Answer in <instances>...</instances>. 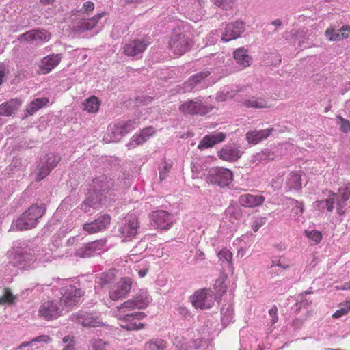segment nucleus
Masks as SVG:
<instances>
[{"mask_svg": "<svg viewBox=\"0 0 350 350\" xmlns=\"http://www.w3.org/2000/svg\"><path fill=\"white\" fill-rule=\"evenodd\" d=\"M137 126V122L135 120L120 121L114 126L113 133L119 135H124Z\"/></svg>", "mask_w": 350, "mask_h": 350, "instance_id": "obj_28", "label": "nucleus"}, {"mask_svg": "<svg viewBox=\"0 0 350 350\" xmlns=\"http://www.w3.org/2000/svg\"><path fill=\"white\" fill-rule=\"evenodd\" d=\"M106 14L105 12H103L102 13L94 15L91 18H89L87 21H82L80 23V29L82 30H92L94 29L98 21Z\"/></svg>", "mask_w": 350, "mask_h": 350, "instance_id": "obj_35", "label": "nucleus"}, {"mask_svg": "<svg viewBox=\"0 0 350 350\" xmlns=\"http://www.w3.org/2000/svg\"><path fill=\"white\" fill-rule=\"evenodd\" d=\"M148 45L144 40L139 39L129 41L123 47L124 53L127 56H135L142 53Z\"/></svg>", "mask_w": 350, "mask_h": 350, "instance_id": "obj_21", "label": "nucleus"}, {"mask_svg": "<svg viewBox=\"0 0 350 350\" xmlns=\"http://www.w3.org/2000/svg\"><path fill=\"white\" fill-rule=\"evenodd\" d=\"M197 84L193 82V80H191V77H189L187 81H186L184 83H183V92H190L191 91L194 87Z\"/></svg>", "mask_w": 350, "mask_h": 350, "instance_id": "obj_54", "label": "nucleus"}, {"mask_svg": "<svg viewBox=\"0 0 350 350\" xmlns=\"http://www.w3.org/2000/svg\"><path fill=\"white\" fill-rule=\"evenodd\" d=\"M306 236L314 241V243H319L322 239V234L318 230L305 231Z\"/></svg>", "mask_w": 350, "mask_h": 350, "instance_id": "obj_46", "label": "nucleus"}, {"mask_svg": "<svg viewBox=\"0 0 350 350\" xmlns=\"http://www.w3.org/2000/svg\"><path fill=\"white\" fill-rule=\"evenodd\" d=\"M33 343V342H32V340H30V341H28V342H22L18 347V349H21L23 347H29L31 345H32Z\"/></svg>", "mask_w": 350, "mask_h": 350, "instance_id": "obj_64", "label": "nucleus"}, {"mask_svg": "<svg viewBox=\"0 0 350 350\" xmlns=\"http://www.w3.org/2000/svg\"><path fill=\"white\" fill-rule=\"evenodd\" d=\"M217 257L219 260L228 262V266L231 268H233L232 266V252L228 250L227 248H223L220 251L217 252Z\"/></svg>", "mask_w": 350, "mask_h": 350, "instance_id": "obj_38", "label": "nucleus"}, {"mask_svg": "<svg viewBox=\"0 0 350 350\" xmlns=\"http://www.w3.org/2000/svg\"><path fill=\"white\" fill-rule=\"evenodd\" d=\"M234 58L238 64L244 67L249 66L252 60L247 51L243 48H239L234 51Z\"/></svg>", "mask_w": 350, "mask_h": 350, "instance_id": "obj_32", "label": "nucleus"}, {"mask_svg": "<svg viewBox=\"0 0 350 350\" xmlns=\"http://www.w3.org/2000/svg\"><path fill=\"white\" fill-rule=\"evenodd\" d=\"M153 135V129L151 127L143 129L140 133L134 135L130 140L128 146L132 148L140 145L148 140Z\"/></svg>", "mask_w": 350, "mask_h": 350, "instance_id": "obj_27", "label": "nucleus"}, {"mask_svg": "<svg viewBox=\"0 0 350 350\" xmlns=\"http://www.w3.org/2000/svg\"><path fill=\"white\" fill-rule=\"evenodd\" d=\"M338 119L340 120L341 130L344 133L350 132V122L341 116H338Z\"/></svg>", "mask_w": 350, "mask_h": 350, "instance_id": "obj_52", "label": "nucleus"}, {"mask_svg": "<svg viewBox=\"0 0 350 350\" xmlns=\"http://www.w3.org/2000/svg\"><path fill=\"white\" fill-rule=\"evenodd\" d=\"M115 274L113 271L103 273L100 275V284L103 286L111 283L115 280Z\"/></svg>", "mask_w": 350, "mask_h": 350, "instance_id": "obj_45", "label": "nucleus"}, {"mask_svg": "<svg viewBox=\"0 0 350 350\" xmlns=\"http://www.w3.org/2000/svg\"><path fill=\"white\" fill-rule=\"evenodd\" d=\"M71 319L81 324L83 327H98L105 325L99 317L93 316L87 312L72 314Z\"/></svg>", "mask_w": 350, "mask_h": 350, "instance_id": "obj_11", "label": "nucleus"}, {"mask_svg": "<svg viewBox=\"0 0 350 350\" xmlns=\"http://www.w3.org/2000/svg\"><path fill=\"white\" fill-rule=\"evenodd\" d=\"M38 250L35 248L25 246L23 247H14L9 250L8 254L10 262L21 269H27L31 263L38 258Z\"/></svg>", "mask_w": 350, "mask_h": 350, "instance_id": "obj_3", "label": "nucleus"}, {"mask_svg": "<svg viewBox=\"0 0 350 350\" xmlns=\"http://www.w3.org/2000/svg\"><path fill=\"white\" fill-rule=\"evenodd\" d=\"M111 221L110 216L104 215L94 221L85 223L83 226V229L88 234L98 232L107 228Z\"/></svg>", "mask_w": 350, "mask_h": 350, "instance_id": "obj_16", "label": "nucleus"}, {"mask_svg": "<svg viewBox=\"0 0 350 350\" xmlns=\"http://www.w3.org/2000/svg\"><path fill=\"white\" fill-rule=\"evenodd\" d=\"M295 214L297 215H302L304 211V203L297 200H295Z\"/></svg>", "mask_w": 350, "mask_h": 350, "instance_id": "obj_57", "label": "nucleus"}, {"mask_svg": "<svg viewBox=\"0 0 350 350\" xmlns=\"http://www.w3.org/2000/svg\"><path fill=\"white\" fill-rule=\"evenodd\" d=\"M227 275L224 273H222L215 284L216 288H218V291L222 293H225L226 290V285L224 284Z\"/></svg>", "mask_w": 350, "mask_h": 350, "instance_id": "obj_47", "label": "nucleus"}, {"mask_svg": "<svg viewBox=\"0 0 350 350\" xmlns=\"http://www.w3.org/2000/svg\"><path fill=\"white\" fill-rule=\"evenodd\" d=\"M92 187L95 191L104 193L113 187V182L106 175H101L92 180Z\"/></svg>", "mask_w": 350, "mask_h": 350, "instance_id": "obj_23", "label": "nucleus"}, {"mask_svg": "<svg viewBox=\"0 0 350 350\" xmlns=\"http://www.w3.org/2000/svg\"><path fill=\"white\" fill-rule=\"evenodd\" d=\"M243 104L247 108H269L271 104L262 97H251L243 101Z\"/></svg>", "mask_w": 350, "mask_h": 350, "instance_id": "obj_30", "label": "nucleus"}, {"mask_svg": "<svg viewBox=\"0 0 350 350\" xmlns=\"http://www.w3.org/2000/svg\"><path fill=\"white\" fill-rule=\"evenodd\" d=\"M23 100L15 98L0 105V116H10L21 107Z\"/></svg>", "mask_w": 350, "mask_h": 350, "instance_id": "obj_22", "label": "nucleus"}, {"mask_svg": "<svg viewBox=\"0 0 350 350\" xmlns=\"http://www.w3.org/2000/svg\"><path fill=\"white\" fill-rule=\"evenodd\" d=\"M116 317L120 321V327L126 330H137L144 327L142 323L138 322L144 317L142 312L128 313L117 310Z\"/></svg>", "mask_w": 350, "mask_h": 350, "instance_id": "obj_7", "label": "nucleus"}, {"mask_svg": "<svg viewBox=\"0 0 350 350\" xmlns=\"http://www.w3.org/2000/svg\"><path fill=\"white\" fill-rule=\"evenodd\" d=\"M100 105V102L96 96H91L85 99L83 103V109L88 113H96L98 111Z\"/></svg>", "mask_w": 350, "mask_h": 350, "instance_id": "obj_36", "label": "nucleus"}, {"mask_svg": "<svg viewBox=\"0 0 350 350\" xmlns=\"http://www.w3.org/2000/svg\"><path fill=\"white\" fill-rule=\"evenodd\" d=\"M49 103V99L46 97L36 98L26 106L25 111L27 115L32 116L39 109L47 105Z\"/></svg>", "mask_w": 350, "mask_h": 350, "instance_id": "obj_29", "label": "nucleus"}, {"mask_svg": "<svg viewBox=\"0 0 350 350\" xmlns=\"http://www.w3.org/2000/svg\"><path fill=\"white\" fill-rule=\"evenodd\" d=\"M215 295L213 291L208 288H203L197 291L190 297L192 305L196 309L211 308L215 302Z\"/></svg>", "mask_w": 350, "mask_h": 350, "instance_id": "obj_6", "label": "nucleus"}, {"mask_svg": "<svg viewBox=\"0 0 350 350\" xmlns=\"http://www.w3.org/2000/svg\"><path fill=\"white\" fill-rule=\"evenodd\" d=\"M213 107L211 105L204 104L200 100H190L179 106V110L185 115L204 116L211 112Z\"/></svg>", "mask_w": 350, "mask_h": 350, "instance_id": "obj_8", "label": "nucleus"}, {"mask_svg": "<svg viewBox=\"0 0 350 350\" xmlns=\"http://www.w3.org/2000/svg\"><path fill=\"white\" fill-rule=\"evenodd\" d=\"M171 215L165 211L160 210L154 212V224L161 230L169 228L172 224Z\"/></svg>", "mask_w": 350, "mask_h": 350, "instance_id": "obj_24", "label": "nucleus"}, {"mask_svg": "<svg viewBox=\"0 0 350 350\" xmlns=\"http://www.w3.org/2000/svg\"><path fill=\"white\" fill-rule=\"evenodd\" d=\"M83 9L86 13L92 12L94 10V4L92 1H86L83 5Z\"/></svg>", "mask_w": 350, "mask_h": 350, "instance_id": "obj_60", "label": "nucleus"}, {"mask_svg": "<svg viewBox=\"0 0 350 350\" xmlns=\"http://www.w3.org/2000/svg\"><path fill=\"white\" fill-rule=\"evenodd\" d=\"M149 302L148 298L145 293L136 296L133 299L127 300L117 307L119 312H129L134 308H144Z\"/></svg>", "mask_w": 350, "mask_h": 350, "instance_id": "obj_12", "label": "nucleus"}, {"mask_svg": "<svg viewBox=\"0 0 350 350\" xmlns=\"http://www.w3.org/2000/svg\"><path fill=\"white\" fill-rule=\"evenodd\" d=\"M16 297L13 295L10 288L3 289V295L0 297V304H13Z\"/></svg>", "mask_w": 350, "mask_h": 350, "instance_id": "obj_43", "label": "nucleus"}, {"mask_svg": "<svg viewBox=\"0 0 350 350\" xmlns=\"http://www.w3.org/2000/svg\"><path fill=\"white\" fill-rule=\"evenodd\" d=\"M149 269L148 268H143L138 271L139 276L140 278H144L146 275Z\"/></svg>", "mask_w": 350, "mask_h": 350, "instance_id": "obj_63", "label": "nucleus"}, {"mask_svg": "<svg viewBox=\"0 0 350 350\" xmlns=\"http://www.w3.org/2000/svg\"><path fill=\"white\" fill-rule=\"evenodd\" d=\"M209 75L208 71L200 72L191 76V80H193L196 84L200 83L203 79L207 77Z\"/></svg>", "mask_w": 350, "mask_h": 350, "instance_id": "obj_51", "label": "nucleus"}, {"mask_svg": "<svg viewBox=\"0 0 350 350\" xmlns=\"http://www.w3.org/2000/svg\"><path fill=\"white\" fill-rule=\"evenodd\" d=\"M63 308L58 300H47L40 305L38 316L46 321L57 319L62 315Z\"/></svg>", "mask_w": 350, "mask_h": 350, "instance_id": "obj_5", "label": "nucleus"}, {"mask_svg": "<svg viewBox=\"0 0 350 350\" xmlns=\"http://www.w3.org/2000/svg\"><path fill=\"white\" fill-rule=\"evenodd\" d=\"M337 195L333 192H331L329 198L325 200H318L316 202V206L319 209L326 208L329 212H332L334 209V204L335 197Z\"/></svg>", "mask_w": 350, "mask_h": 350, "instance_id": "obj_37", "label": "nucleus"}, {"mask_svg": "<svg viewBox=\"0 0 350 350\" xmlns=\"http://www.w3.org/2000/svg\"><path fill=\"white\" fill-rule=\"evenodd\" d=\"M193 45V41L189 35L180 28L174 29L168 37L167 48L176 57L189 51Z\"/></svg>", "mask_w": 350, "mask_h": 350, "instance_id": "obj_1", "label": "nucleus"}, {"mask_svg": "<svg viewBox=\"0 0 350 350\" xmlns=\"http://www.w3.org/2000/svg\"><path fill=\"white\" fill-rule=\"evenodd\" d=\"M243 31V23L237 21L235 23H229L225 28V31L222 35L221 40L224 42L234 40L239 38Z\"/></svg>", "mask_w": 350, "mask_h": 350, "instance_id": "obj_17", "label": "nucleus"}, {"mask_svg": "<svg viewBox=\"0 0 350 350\" xmlns=\"http://www.w3.org/2000/svg\"><path fill=\"white\" fill-rule=\"evenodd\" d=\"M338 191L341 199L337 202V212L340 215H342L345 214L343 208L345 202L350 198V184L340 188Z\"/></svg>", "mask_w": 350, "mask_h": 350, "instance_id": "obj_31", "label": "nucleus"}, {"mask_svg": "<svg viewBox=\"0 0 350 350\" xmlns=\"http://www.w3.org/2000/svg\"><path fill=\"white\" fill-rule=\"evenodd\" d=\"M350 311V301H347L340 304V309L336 310L332 315L334 319H338L347 314Z\"/></svg>", "mask_w": 350, "mask_h": 350, "instance_id": "obj_42", "label": "nucleus"}, {"mask_svg": "<svg viewBox=\"0 0 350 350\" xmlns=\"http://www.w3.org/2000/svg\"><path fill=\"white\" fill-rule=\"evenodd\" d=\"M61 160L60 156L55 154H52L48 156L46 161V165H47L51 170L54 169Z\"/></svg>", "mask_w": 350, "mask_h": 350, "instance_id": "obj_44", "label": "nucleus"}, {"mask_svg": "<svg viewBox=\"0 0 350 350\" xmlns=\"http://www.w3.org/2000/svg\"><path fill=\"white\" fill-rule=\"evenodd\" d=\"M277 313H278V308L275 306H273L269 310V314L272 317V319L271 320V325L275 324L278 320Z\"/></svg>", "mask_w": 350, "mask_h": 350, "instance_id": "obj_55", "label": "nucleus"}, {"mask_svg": "<svg viewBox=\"0 0 350 350\" xmlns=\"http://www.w3.org/2000/svg\"><path fill=\"white\" fill-rule=\"evenodd\" d=\"M211 1L215 5L227 10L232 7L234 0H211Z\"/></svg>", "mask_w": 350, "mask_h": 350, "instance_id": "obj_49", "label": "nucleus"}, {"mask_svg": "<svg viewBox=\"0 0 350 350\" xmlns=\"http://www.w3.org/2000/svg\"><path fill=\"white\" fill-rule=\"evenodd\" d=\"M242 155V152L235 146L226 145L218 152L219 159L226 161H236Z\"/></svg>", "mask_w": 350, "mask_h": 350, "instance_id": "obj_20", "label": "nucleus"}, {"mask_svg": "<svg viewBox=\"0 0 350 350\" xmlns=\"http://www.w3.org/2000/svg\"><path fill=\"white\" fill-rule=\"evenodd\" d=\"M265 218L260 217L255 219V221L253 222L252 225V228L254 230V232H257L259 228L265 224Z\"/></svg>", "mask_w": 350, "mask_h": 350, "instance_id": "obj_53", "label": "nucleus"}, {"mask_svg": "<svg viewBox=\"0 0 350 350\" xmlns=\"http://www.w3.org/2000/svg\"><path fill=\"white\" fill-rule=\"evenodd\" d=\"M325 36L330 41H338L340 40V33L336 32L332 27L326 29Z\"/></svg>", "mask_w": 350, "mask_h": 350, "instance_id": "obj_48", "label": "nucleus"}, {"mask_svg": "<svg viewBox=\"0 0 350 350\" xmlns=\"http://www.w3.org/2000/svg\"><path fill=\"white\" fill-rule=\"evenodd\" d=\"M137 228L138 223L137 219L129 220V222L122 228L121 233L124 238L130 239L137 234Z\"/></svg>", "mask_w": 350, "mask_h": 350, "instance_id": "obj_34", "label": "nucleus"}, {"mask_svg": "<svg viewBox=\"0 0 350 350\" xmlns=\"http://www.w3.org/2000/svg\"><path fill=\"white\" fill-rule=\"evenodd\" d=\"M5 75V68L2 64H0V85L3 82V78Z\"/></svg>", "mask_w": 350, "mask_h": 350, "instance_id": "obj_62", "label": "nucleus"}, {"mask_svg": "<svg viewBox=\"0 0 350 350\" xmlns=\"http://www.w3.org/2000/svg\"><path fill=\"white\" fill-rule=\"evenodd\" d=\"M45 211L46 207L44 204L31 205L12 224V228L22 231L35 228Z\"/></svg>", "mask_w": 350, "mask_h": 350, "instance_id": "obj_2", "label": "nucleus"}, {"mask_svg": "<svg viewBox=\"0 0 350 350\" xmlns=\"http://www.w3.org/2000/svg\"><path fill=\"white\" fill-rule=\"evenodd\" d=\"M299 301L300 303V307L307 308L312 303L311 300H308L304 294H301L299 296Z\"/></svg>", "mask_w": 350, "mask_h": 350, "instance_id": "obj_59", "label": "nucleus"}, {"mask_svg": "<svg viewBox=\"0 0 350 350\" xmlns=\"http://www.w3.org/2000/svg\"><path fill=\"white\" fill-rule=\"evenodd\" d=\"M226 135L222 132L214 133L205 135L198 145V148L203 150L225 140Z\"/></svg>", "mask_w": 350, "mask_h": 350, "instance_id": "obj_18", "label": "nucleus"}, {"mask_svg": "<svg viewBox=\"0 0 350 350\" xmlns=\"http://www.w3.org/2000/svg\"><path fill=\"white\" fill-rule=\"evenodd\" d=\"M153 135V129L151 127L143 129L140 133L134 135L130 140L128 146L132 148L140 145L148 140Z\"/></svg>", "mask_w": 350, "mask_h": 350, "instance_id": "obj_26", "label": "nucleus"}, {"mask_svg": "<svg viewBox=\"0 0 350 350\" xmlns=\"http://www.w3.org/2000/svg\"><path fill=\"white\" fill-rule=\"evenodd\" d=\"M51 34L45 29H33L20 35L18 38L19 42H46L51 39Z\"/></svg>", "mask_w": 350, "mask_h": 350, "instance_id": "obj_13", "label": "nucleus"}, {"mask_svg": "<svg viewBox=\"0 0 350 350\" xmlns=\"http://www.w3.org/2000/svg\"><path fill=\"white\" fill-rule=\"evenodd\" d=\"M265 200L263 196L245 193L239 196L238 202L241 206L252 208L261 206Z\"/></svg>", "mask_w": 350, "mask_h": 350, "instance_id": "obj_19", "label": "nucleus"}, {"mask_svg": "<svg viewBox=\"0 0 350 350\" xmlns=\"http://www.w3.org/2000/svg\"><path fill=\"white\" fill-rule=\"evenodd\" d=\"M286 185L289 190H301V175L297 172H292L286 180Z\"/></svg>", "mask_w": 350, "mask_h": 350, "instance_id": "obj_33", "label": "nucleus"}, {"mask_svg": "<svg viewBox=\"0 0 350 350\" xmlns=\"http://www.w3.org/2000/svg\"><path fill=\"white\" fill-rule=\"evenodd\" d=\"M172 164L165 161H163L159 166V179L163 181L166 178L170 170L172 169Z\"/></svg>", "mask_w": 350, "mask_h": 350, "instance_id": "obj_40", "label": "nucleus"}, {"mask_svg": "<svg viewBox=\"0 0 350 350\" xmlns=\"http://www.w3.org/2000/svg\"><path fill=\"white\" fill-rule=\"evenodd\" d=\"M83 295V292L81 289L69 286L62 294L60 302L62 301L66 307H72L79 302Z\"/></svg>", "mask_w": 350, "mask_h": 350, "instance_id": "obj_15", "label": "nucleus"}, {"mask_svg": "<svg viewBox=\"0 0 350 350\" xmlns=\"http://www.w3.org/2000/svg\"><path fill=\"white\" fill-rule=\"evenodd\" d=\"M106 243V239H100L88 243L78 248L76 251V255L81 258L90 257L94 252L102 250L105 247Z\"/></svg>", "mask_w": 350, "mask_h": 350, "instance_id": "obj_14", "label": "nucleus"}, {"mask_svg": "<svg viewBox=\"0 0 350 350\" xmlns=\"http://www.w3.org/2000/svg\"><path fill=\"white\" fill-rule=\"evenodd\" d=\"M63 342L64 343H67L66 347L63 349V350H75L74 345V336H66L63 338Z\"/></svg>", "mask_w": 350, "mask_h": 350, "instance_id": "obj_50", "label": "nucleus"}, {"mask_svg": "<svg viewBox=\"0 0 350 350\" xmlns=\"http://www.w3.org/2000/svg\"><path fill=\"white\" fill-rule=\"evenodd\" d=\"M273 129H267L265 130L250 131L245 135V139L249 144H257L263 139H267Z\"/></svg>", "mask_w": 350, "mask_h": 350, "instance_id": "obj_25", "label": "nucleus"}, {"mask_svg": "<svg viewBox=\"0 0 350 350\" xmlns=\"http://www.w3.org/2000/svg\"><path fill=\"white\" fill-rule=\"evenodd\" d=\"M132 280L130 278H122L114 284L109 291V296L112 301H118L125 298L131 289Z\"/></svg>", "mask_w": 350, "mask_h": 350, "instance_id": "obj_9", "label": "nucleus"}, {"mask_svg": "<svg viewBox=\"0 0 350 350\" xmlns=\"http://www.w3.org/2000/svg\"><path fill=\"white\" fill-rule=\"evenodd\" d=\"M206 178L207 182L211 184L225 187L232 181L233 174L227 168L216 167L209 170Z\"/></svg>", "mask_w": 350, "mask_h": 350, "instance_id": "obj_4", "label": "nucleus"}, {"mask_svg": "<svg viewBox=\"0 0 350 350\" xmlns=\"http://www.w3.org/2000/svg\"><path fill=\"white\" fill-rule=\"evenodd\" d=\"M92 347L94 350H115L111 344L101 339L92 341Z\"/></svg>", "mask_w": 350, "mask_h": 350, "instance_id": "obj_41", "label": "nucleus"}, {"mask_svg": "<svg viewBox=\"0 0 350 350\" xmlns=\"http://www.w3.org/2000/svg\"><path fill=\"white\" fill-rule=\"evenodd\" d=\"M51 338L48 335H41L38 337L33 338L32 339V342H51Z\"/></svg>", "mask_w": 350, "mask_h": 350, "instance_id": "obj_58", "label": "nucleus"}, {"mask_svg": "<svg viewBox=\"0 0 350 350\" xmlns=\"http://www.w3.org/2000/svg\"><path fill=\"white\" fill-rule=\"evenodd\" d=\"M60 54H50L42 58L38 63L37 72L39 75H46L50 73L56 68L62 61Z\"/></svg>", "mask_w": 350, "mask_h": 350, "instance_id": "obj_10", "label": "nucleus"}, {"mask_svg": "<svg viewBox=\"0 0 350 350\" xmlns=\"http://www.w3.org/2000/svg\"><path fill=\"white\" fill-rule=\"evenodd\" d=\"M340 40L342 38H347L350 34V25H343L340 29Z\"/></svg>", "mask_w": 350, "mask_h": 350, "instance_id": "obj_56", "label": "nucleus"}, {"mask_svg": "<svg viewBox=\"0 0 350 350\" xmlns=\"http://www.w3.org/2000/svg\"><path fill=\"white\" fill-rule=\"evenodd\" d=\"M51 171V169L45 163L39 165L36 170L35 180L36 181L43 180L49 175Z\"/></svg>", "mask_w": 350, "mask_h": 350, "instance_id": "obj_39", "label": "nucleus"}, {"mask_svg": "<svg viewBox=\"0 0 350 350\" xmlns=\"http://www.w3.org/2000/svg\"><path fill=\"white\" fill-rule=\"evenodd\" d=\"M154 345L157 350H165L166 348V343L163 340H157Z\"/></svg>", "mask_w": 350, "mask_h": 350, "instance_id": "obj_61", "label": "nucleus"}]
</instances>
